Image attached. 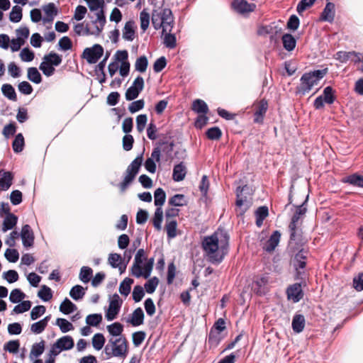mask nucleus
Instances as JSON below:
<instances>
[{"label":"nucleus","instance_id":"26","mask_svg":"<svg viewBox=\"0 0 363 363\" xmlns=\"http://www.w3.org/2000/svg\"><path fill=\"white\" fill-rule=\"evenodd\" d=\"M263 338L267 341L268 345L266 346V349L267 350L270 347V340L272 338L271 333L272 332V320L269 317H266L263 321Z\"/></svg>","mask_w":363,"mask_h":363},{"label":"nucleus","instance_id":"44","mask_svg":"<svg viewBox=\"0 0 363 363\" xmlns=\"http://www.w3.org/2000/svg\"><path fill=\"white\" fill-rule=\"evenodd\" d=\"M28 79L35 84H40L42 81L41 75L35 67L28 69Z\"/></svg>","mask_w":363,"mask_h":363},{"label":"nucleus","instance_id":"10","mask_svg":"<svg viewBox=\"0 0 363 363\" xmlns=\"http://www.w3.org/2000/svg\"><path fill=\"white\" fill-rule=\"evenodd\" d=\"M144 88V80L140 76H138L133 82V84L127 89L125 92V99L127 101H132L136 99L140 91Z\"/></svg>","mask_w":363,"mask_h":363},{"label":"nucleus","instance_id":"37","mask_svg":"<svg viewBox=\"0 0 363 363\" xmlns=\"http://www.w3.org/2000/svg\"><path fill=\"white\" fill-rule=\"evenodd\" d=\"M133 283V279L130 278H125L120 284L119 286V292L121 295H123L125 296H127L131 289V285Z\"/></svg>","mask_w":363,"mask_h":363},{"label":"nucleus","instance_id":"1","mask_svg":"<svg viewBox=\"0 0 363 363\" xmlns=\"http://www.w3.org/2000/svg\"><path fill=\"white\" fill-rule=\"evenodd\" d=\"M229 245V236L223 230H218L202 240V247L205 255L213 264L222 262L227 254Z\"/></svg>","mask_w":363,"mask_h":363},{"label":"nucleus","instance_id":"46","mask_svg":"<svg viewBox=\"0 0 363 363\" xmlns=\"http://www.w3.org/2000/svg\"><path fill=\"white\" fill-rule=\"evenodd\" d=\"M105 343V337L101 333H96L92 337V345L96 350H100L103 348Z\"/></svg>","mask_w":363,"mask_h":363},{"label":"nucleus","instance_id":"55","mask_svg":"<svg viewBox=\"0 0 363 363\" xmlns=\"http://www.w3.org/2000/svg\"><path fill=\"white\" fill-rule=\"evenodd\" d=\"M39 69L43 72V73L47 76V77H50L52 76L55 71V69L53 67V66H52L51 65H50L49 62H47L46 61H45L43 60V61L40 63V67H39Z\"/></svg>","mask_w":363,"mask_h":363},{"label":"nucleus","instance_id":"45","mask_svg":"<svg viewBox=\"0 0 363 363\" xmlns=\"http://www.w3.org/2000/svg\"><path fill=\"white\" fill-rule=\"evenodd\" d=\"M102 321V315L99 313L90 314L86 318V323L89 326L96 327Z\"/></svg>","mask_w":363,"mask_h":363},{"label":"nucleus","instance_id":"15","mask_svg":"<svg viewBox=\"0 0 363 363\" xmlns=\"http://www.w3.org/2000/svg\"><path fill=\"white\" fill-rule=\"evenodd\" d=\"M269 277H262L252 284V289L259 295H264L270 290Z\"/></svg>","mask_w":363,"mask_h":363},{"label":"nucleus","instance_id":"53","mask_svg":"<svg viewBox=\"0 0 363 363\" xmlns=\"http://www.w3.org/2000/svg\"><path fill=\"white\" fill-rule=\"evenodd\" d=\"M56 325L59 326L62 333H67L73 329L72 324L65 318H57Z\"/></svg>","mask_w":363,"mask_h":363},{"label":"nucleus","instance_id":"40","mask_svg":"<svg viewBox=\"0 0 363 363\" xmlns=\"http://www.w3.org/2000/svg\"><path fill=\"white\" fill-rule=\"evenodd\" d=\"M107 330L112 336L122 337L123 326L121 323L116 322L107 326Z\"/></svg>","mask_w":363,"mask_h":363},{"label":"nucleus","instance_id":"58","mask_svg":"<svg viewBox=\"0 0 363 363\" xmlns=\"http://www.w3.org/2000/svg\"><path fill=\"white\" fill-rule=\"evenodd\" d=\"M148 65L147 59L145 56H141L135 62V69L140 72H144L147 69Z\"/></svg>","mask_w":363,"mask_h":363},{"label":"nucleus","instance_id":"8","mask_svg":"<svg viewBox=\"0 0 363 363\" xmlns=\"http://www.w3.org/2000/svg\"><path fill=\"white\" fill-rule=\"evenodd\" d=\"M74 347V340L71 336L65 335L59 338L50 350L51 356H57L62 351L69 350Z\"/></svg>","mask_w":363,"mask_h":363},{"label":"nucleus","instance_id":"23","mask_svg":"<svg viewBox=\"0 0 363 363\" xmlns=\"http://www.w3.org/2000/svg\"><path fill=\"white\" fill-rule=\"evenodd\" d=\"M267 109V103L262 100L255 106V123H260L262 121L263 116Z\"/></svg>","mask_w":363,"mask_h":363},{"label":"nucleus","instance_id":"12","mask_svg":"<svg viewBox=\"0 0 363 363\" xmlns=\"http://www.w3.org/2000/svg\"><path fill=\"white\" fill-rule=\"evenodd\" d=\"M287 298L294 303H297L303 298L304 294L301 284L295 283L286 289Z\"/></svg>","mask_w":363,"mask_h":363},{"label":"nucleus","instance_id":"20","mask_svg":"<svg viewBox=\"0 0 363 363\" xmlns=\"http://www.w3.org/2000/svg\"><path fill=\"white\" fill-rule=\"evenodd\" d=\"M144 313L141 308H137L128 318L127 322L130 323L133 326H139L143 324L144 322Z\"/></svg>","mask_w":363,"mask_h":363},{"label":"nucleus","instance_id":"33","mask_svg":"<svg viewBox=\"0 0 363 363\" xmlns=\"http://www.w3.org/2000/svg\"><path fill=\"white\" fill-rule=\"evenodd\" d=\"M163 220V211L160 207H157L152 218V223L155 228L160 231L162 229V223Z\"/></svg>","mask_w":363,"mask_h":363},{"label":"nucleus","instance_id":"14","mask_svg":"<svg viewBox=\"0 0 363 363\" xmlns=\"http://www.w3.org/2000/svg\"><path fill=\"white\" fill-rule=\"evenodd\" d=\"M259 240L263 251L270 255L272 252V233L269 228L261 232Z\"/></svg>","mask_w":363,"mask_h":363},{"label":"nucleus","instance_id":"17","mask_svg":"<svg viewBox=\"0 0 363 363\" xmlns=\"http://www.w3.org/2000/svg\"><path fill=\"white\" fill-rule=\"evenodd\" d=\"M232 6L236 12L242 15L253 11L256 7L255 4H249L246 0H235L232 3Z\"/></svg>","mask_w":363,"mask_h":363},{"label":"nucleus","instance_id":"54","mask_svg":"<svg viewBox=\"0 0 363 363\" xmlns=\"http://www.w3.org/2000/svg\"><path fill=\"white\" fill-rule=\"evenodd\" d=\"M44 349H45L44 341H41L38 343L34 344L31 348L30 356H33L35 357H38L43 353Z\"/></svg>","mask_w":363,"mask_h":363},{"label":"nucleus","instance_id":"24","mask_svg":"<svg viewBox=\"0 0 363 363\" xmlns=\"http://www.w3.org/2000/svg\"><path fill=\"white\" fill-rule=\"evenodd\" d=\"M135 23L133 21H129L125 23L123 29V38L128 41H133L135 38Z\"/></svg>","mask_w":363,"mask_h":363},{"label":"nucleus","instance_id":"59","mask_svg":"<svg viewBox=\"0 0 363 363\" xmlns=\"http://www.w3.org/2000/svg\"><path fill=\"white\" fill-rule=\"evenodd\" d=\"M19 347L20 343L18 340H10L4 345V349L10 353L15 354L18 352Z\"/></svg>","mask_w":363,"mask_h":363},{"label":"nucleus","instance_id":"27","mask_svg":"<svg viewBox=\"0 0 363 363\" xmlns=\"http://www.w3.org/2000/svg\"><path fill=\"white\" fill-rule=\"evenodd\" d=\"M306 325V320L303 315L301 314H296L292 320V328L293 330L296 333H299L302 332L304 329Z\"/></svg>","mask_w":363,"mask_h":363},{"label":"nucleus","instance_id":"38","mask_svg":"<svg viewBox=\"0 0 363 363\" xmlns=\"http://www.w3.org/2000/svg\"><path fill=\"white\" fill-rule=\"evenodd\" d=\"M192 108L194 111L201 114H206L208 111L207 104L201 99H196L194 101Z\"/></svg>","mask_w":363,"mask_h":363},{"label":"nucleus","instance_id":"30","mask_svg":"<svg viewBox=\"0 0 363 363\" xmlns=\"http://www.w3.org/2000/svg\"><path fill=\"white\" fill-rule=\"evenodd\" d=\"M188 200L186 199L184 194H175L168 201V204L171 206L182 207L186 206Z\"/></svg>","mask_w":363,"mask_h":363},{"label":"nucleus","instance_id":"19","mask_svg":"<svg viewBox=\"0 0 363 363\" xmlns=\"http://www.w3.org/2000/svg\"><path fill=\"white\" fill-rule=\"evenodd\" d=\"M13 175L11 172L0 170V190L6 191L12 185Z\"/></svg>","mask_w":363,"mask_h":363},{"label":"nucleus","instance_id":"35","mask_svg":"<svg viewBox=\"0 0 363 363\" xmlns=\"http://www.w3.org/2000/svg\"><path fill=\"white\" fill-rule=\"evenodd\" d=\"M77 309V306L67 298L60 306V311L64 314H69Z\"/></svg>","mask_w":363,"mask_h":363},{"label":"nucleus","instance_id":"6","mask_svg":"<svg viewBox=\"0 0 363 363\" xmlns=\"http://www.w3.org/2000/svg\"><path fill=\"white\" fill-rule=\"evenodd\" d=\"M143 160V154L138 155L128 167L123 181L119 184L121 192H124L134 180Z\"/></svg>","mask_w":363,"mask_h":363},{"label":"nucleus","instance_id":"47","mask_svg":"<svg viewBox=\"0 0 363 363\" xmlns=\"http://www.w3.org/2000/svg\"><path fill=\"white\" fill-rule=\"evenodd\" d=\"M22 18V9L18 6H15L9 14V20L13 23L19 22Z\"/></svg>","mask_w":363,"mask_h":363},{"label":"nucleus","instance_id":"62","mask_svg":"<svg viewBox=\"0 0 363 363\" xmlns=\"http://www.w3.org/2000/svg\"><path fill=\"white\" fill-rule=\"evenodd\" d=\"M132 296H133V300L135 302L140 301L145 296L144 289L140 285L135 286L133 288Z\"/></svg>","mask_w":363,"mask_h":363},{"label":"nucleus","instance_id":"28","mask_svg":"<svg viewBox=\"0 0 363 363\" xmlns=\"http://www.w3.org/2000/svg\"><path fill=\"white\" fill-rule=\"evenodd\" d=\"M343 183H347L352 186L363 188V176L358 174L348 175L342 179Z\"/></svg>","mask_w":363,"mask_h":363},{"label":"nucleus","instance_id":"11","mask_svg":"<svg viewBox=\"0 0 363 363\" xmlns=\"http://www.w3.org/2000/svg\"><path fill=\"white\" fill-rule=\"evenodd\" d=\"M121 304L122 301L119 296L114 294L110 301L108 308L106 313V318L108 321H111L116 318L120 311Z\"/></svg>","mask_w":363,"mask_h":363},{"label":"nucleus","instance_id":"13","mask_svg":"<svg viewBox=\"0 0 363 363\" xmlns=\"http://www.w3.org/2000/svg\"><path fill=\"white\" fill-rule=\"evenodd\" d=\"M225 323L223 318H219L216 323L214 324L213 328L211 330L209 336H208V342L211 344L217 345L220 341V337H218L220 332L223 331L225 328Z\"/></svg>","mask_w":363,"mask_h":363},{"label":"nucleus","instance_id":"36","mask_svg":"<svg viewBox=\"0 0 363 363\" xmlns=\"http://www.w3.org/2000/svg\"><path fill=\"white\" fill-rule=\"evenodd\" d=\"M155 205L157 207L162 208L166 200V194L162 188H158L155 191Z\"/></svg>","mask_w":363,"mask_h":363},{"label":"nucleus","instance_id":"64","mask_svg":"<svg viewBox=\"0 0 363 363\" xmlns=\"http://www.w3.org/2000/svg\"><path fill=\"white\" fill-rule=\"evenodd\" d=\"M353 287L358 291H363V272L359 273L353 278Z\"/></svg>","mask_w":363,"mask_h":363},{"label":"nucleus","instance_id":"49","mask_svg":"<svg viewBox=\"0 0 363 363\" xmlns=\"http://www.w3.org/2000/svg\"><path fill=\"white\" fill-rule=\"evenodd\" d=\"M159 284V279L157 277H154L150 279L144 285V288L147 293L152 294L155 292L156 288Z\"/></svg>","mask_w":363,"mask_h":363},{"label":"nucleus","instance_id":"41","mask_svg":"<svg viewBox=\"0 0 363 363\" xmlns=\"http://www.w3.org/2000/svg\"><path fill=\"white\" fill-rule=\"evenodd\" d=\"M177 223L175 220H167L165 225V229L167 230V234L168 238H173L177 235Z\"/></svg>","mask_w":363,"mask_h":363},{"label":"nucleus","instance_id":"22","mask_svg":"<svg viewBox=\"0 0 363 363\" xmlns=\"http://www.w3.org/2000/svg\"><path fill=\"white\" fill-rule=\"evenodd\" d=\"M96 19L93 21V23L96 24L95 30L93 31V33L99 35L104 29L106 20L102 9L96 13Z\"/></svg>","mask_w":363,"mask_h":363},{"label":"nucleus","instance_id":"63","mask_svg":"<svg viewBox=\"0 0 363 363\" xmlns=\"http://www.w3.org/2000/svg\"><path fill=\"white\" fill-rule=\"evenodd\" d=\"M4 256L10 262H16L19 258V254L15 249H7L5 251Z\"/></svg>","mask_w":363,"mask_h":363},{"label":"nucleus","instance_id":"25","mask_svg":"<svg viewBox=\"0 0 363 363\" xmlns=\"http://www.w3.org/2000/svg\"><path fill=\"white\" fill-rule=\"evenodd\" d=\"M186 174V168L183 162L176 164L173 169L172 178L175 182H181L184 179Z\"/></svg>","mask_w":363,"mask_h":363},{"label":"nucleus","instance_id":"5","mask_svg":"<svg viewBox=\"0 0 363 363\" xmlns=\"http://www.w3.org/2000/svg\"><path fill=\"white\" fill-rule=\"evenodd\" d=\"M104 352L108 357H125L128 353V342L125 337L111 338L105 346Z\"/></svg>","mask_w":363,"mask_h":363},{"label":"nucleus","instance_id":"48","mask_svg":"<svg viewBox=\"0 0 363 363\" xmlns=\"http://www.w3.org/2000/svg\"><path fill=\"white\" fill-rule=\"evenodd\" d=\"M26 297V294L22 292L19 289H15L11 291L9 300L13 303H17L21 301Z\"/></svg>","mask_w":363,"mask_h":363},{"label":"nucleus","instance_id":"42","mask_svg":"<svg viewBox=\"0 0 363 363\" xmlns=\"http://www.w3.org/2000/svg\"><path fill=\"white\" fill-rule=\"evenodd\" d=\"M69 295L74 300L82 299L85 295V289L80 285H76L71 289Z\"/></svg>","mask_w":363,"mask_h":363},{"label":"nucleus","instance_id":"3","mask_svg":"<svg viewBox=\"0 0 363 363\" xmlns=\"http://www.w3.org/2000/svg\"><path fill=\"white\" fill-rule=\"evenodd\" d=\"M152 24L155 30L162 28V34L171 32L173 27L174 18L169 9H159L152 13Z\"/></svg>","mask_w":363,"mask_h":363},{"label":"nucleus","instance_id":"34","mask_svg":"<svg viewBox=\"0 0 363 363\" xmlns=\"http://www.w3.org/2000/svg\"><path fill=\"white\" fill-rule=\"evenodd\" d=\"M3 94L9 99L16 101L17 100L16 94L14 88L9 84H4L1 86Z\"/></svg>","mask_w":363,"mask_h":363},{"label":"nucleus","instance_id":"57","mask_svg":"<svg viewBox=\"0 0 363 363\" xmlns=\"http://www.w3.org/2000/svg\"><path fill=\"white\" fill-rule=\"evenodd\" d=\"M74 30L78 35H96V33H93V31H90L88 27H85L82 23L76 24Z\"/></svg>","mask_w":363,"mask_h":363},{"label":"nucleus","instance_id":"2","mask_svg":"<svg viewBox=\"0 0 363 363\" xmlns=\"http://www.w3.org/2000/svg\"><path fill=\"white\" fill-rule=\"evenodd\" d=\"M154 265V258L147 259L143 249H139L130 268V274L136 278L150 277Z\"/></svg>","mask_w":363,"mask_h":363},{"label":"nucleus","instance_id":"4","mask_svg":"<svg viewBox=\"0 0 363 363\" xmlns=\"http://www.w3.org/2000/svg\"><path fill=\"white\" fill-rule=\"evenodd\" d=\"M327 70H315L305 73L301 77V83L298 87V92L302 94L308 93L312 88L326 74Z\"/></svg>","mask_w":363,"mask_h":363},{"label":"nucleus","instance_id":"21","mask_svg":"<svg viewBox=\"0 0 363 363\" xmlns=\"http://www.w3.org/2000/svg\"><path fill=\"white\" fill-rule=\"evenodd\" d=\"M335 18V4L331 2L327 3L325 9L321 13L320 20L331 23Z\"/></svg>","mask_w":363,"mask_h":363},{"label":"nucleus","instance_id":"50","mask_svg":"<svg viewBox=\"0 0 363 363\" xmlns=\"http://www.w3.org/2000/svg\"><path fill=\"white\" fill-rule=\"evenodd\" d=\"M38 296L44 301H48L52 298V294L50 288L43 285L42 286L41 289L38 291Z\"/></svg>","mask_w":363,"mask_h":363},{"label":"nucleus","instance_id":"52","mask_svg":"<svg viewBox=\"0 0 363 363\" xmlns=\"http://www.w3.org/2000/svg\"><path fill=\"white\" fill-rule=\"evenodd\" d=\"M140 28L145 32L150 24V14L145 9L140 13Z\"/></svg>","mask_w":363,"mask_h":363},{"label":"nucleus","instance_id":"16","mask_svg":"<svg viewBox=\"0 0 363 363\" xmlns=\"http://www.w3.org/2000/svg\"><path fill=\"white\" fill-rule=\"evenodd\" d=\"M248 189V187L245 185L243 186H238L236 189V206L240 208V213L243 214L248 208V203L247 197L243 195V191Z\"/></svg>","mask_w":363,"mask_h":363},{"label":"nucleus","instance_id":"39","mask_svg":"<svg viewBox=\"0 0 363 363\" xmlns=\"http://www.w3.org/2000/svg\"><path fill=\"white\" fill-rule=\"evenodd\" d=\"M43 60L49 62L52 66H58L62 62V57L54 52L45 55Z\"/></svg>","mask_w":363,"mask_h":363},{"label":"nucleus","instance_id":"7","mask_svg":"<svg viewBox=\"0 0 363 363\" xmlns=\"http://www.w3.org/2000/svg\"><path fill=\"white\" fill-rule=\"evenodd\" d=\"M307 199L308 196H306L305 200L301 204H296V209L291 218V221L289 225L291 232V240L296 239V232L299 224V221L303 218L307 211L306 207L305 206Z\"/></svg>","mask_w":363,"mask_h":363},{"label":"nucleus","instance_id":"43","mask_svg":"<svg viewBox=\"0 0 363 363\" xmlns=\"http://www.w3.org/2000/svg\"><path fill=\"white\" fill-rule=\"evenodd\" d=\"M24 144L22 133L17 134L12 144L13 151L16 153L21 152L23 150Z\"/></svg>","mask_w":363,"mask_h":363},{"label":"nucleus","instance_id":"9","mask_svg":"<svg viewBox=\"0 0 363 363\" xmlns=\"http://www.w3.org/2000/svg\"><path fill=\"white\" fill-rule=\"evenodd\" d=\"M104 53V48L99 44H95L91 48H86L84 50L82 57L89 64H95L101 58Z\"/></svg>","mask_w":363,"mask_h":363},{"label":"nucleus","instance_id":"56","mask_svg":"<svg viewBox=\"0 0 363 363\" xmlns=\"http://www.w3.org/2000/svg\"><path fill=\"white\" fill-rule=\"evenodd\" d=\"M316 0H301L296 7L298 14H301L304 11L311 7Z\"/></svg>","mask_w":363,"mask_h":363},{"label":"nucleus","instance_id":"32","mask_svg":"<svg viewBox=\"0 0 363 363\" xmlns=\"http://www.w3.org/2000/svg\"><path fill=\"white\" fill-rule=\"evenodd\" d=\"M284 48L289 52L292 51L296 45V40L291 34L286 33L281 38Z\"/></svg>","mask_w":363,"mask_h":363},{"label":"nucleus","instance_id":"31","mask_svg":"<svg viewBox=\"0 0 363 363\" xmlns=\"http://www.w3.org/2000/svg\"><path fill=\"white\" fill-rule=\"evenodd\" d=\"M269 210L267 206H260L255 211L256 225L261 227L264 220L268 216Z\"/></svg>","mask_w":363,"mask_h":363},{"label":"nucleus","instance_id":"60","mask_svg":"<svg viewBox=\"0 0 363 363\" xmlns=\"http://www.w3.org/2000/svg\"><path fill=\"white\" fill-rule=\"evenodd\" d=\"M30 307L31 302L30 301H24L16 305L14 307L13 312L15 313H22L30 310Z\"/></svg>","mask_w":363,"mask_h":363},{"label":"nucleus","instance_id":"61","mask_svg":"<svg viewBox=\"0 0 363 363\" xmlns=\"http://www.w3.org/2000/svg\"><path fill=\"white\" fill-rule=\"evenodd\" d=\"M147 117L146 114H140L136 118V128L139 133H142L146 125Z\"/></svg>","mask_w":363,"mask_h":363},{"label":"nucleus","instance_id":"29","mask_svg":"<svg viewBox=\"0 0 363 363\" xmlns=\"http://www.w3.org/2000/svg\"><path fill=\"white\" fill-rule=\"evenodd\" d=\"M17 221L18 218L14 214L6 215L2 225V231L6 232L13 229L16 226Z\"/></svg>","mask_w":363,"mask_h":363},{"label":"nucleus","instance_id":"51","mask_svg":"<svg viewBox=\"0 0 363 363\" xmlns=\"http://www.w3.org/2000/svg\"><path fill=\"white\" fill-rule=\"evenodd\" d=\"M93 270L89 267H82L79 273V279L84 283H88L90 281Z\"/></svg>","mask_w":363,"mask_h":363},{"label":"nucleus","instance_id":"18","mask_svg":"<svg viewBox=\"0 0 363 363\" xmlns=\"http://www.w3.org/2000/svg\"><path fill=\"white\" fill-rule=\"evenodd\" d=\"M25 247H32L34 242V234L29 225H24L20 234Z\"/></svg>","mask_w":363,"mask_h":363}]
</instances>
